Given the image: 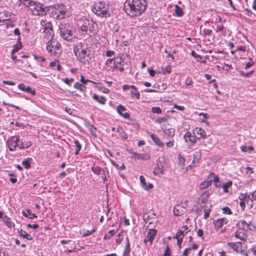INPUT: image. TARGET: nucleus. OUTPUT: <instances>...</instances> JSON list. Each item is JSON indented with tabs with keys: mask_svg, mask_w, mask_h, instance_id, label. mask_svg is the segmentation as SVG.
I'll list each match as a JSON object with an SVG mask.
<instances>
[{
	"mask_svg": "<svg viewBox=\"0 0 256 256\" xmlns=\"http://www.w3.org/2000/svg\"><path fill=\"white\" fill-rule=\"evenodd\" d=\"M146 0H126L124 4V10L130 17L141 15L146 10Z\"/></svg>",
	"mask_w": 256,
	"mask_h": 256,
	"instance_id": "nucleus-1",
	"label": "nucleus"
},
{
	"mask_svg": "<svg viewBox=\"0 0 256 256\" xmlns=\"http://www.w3.org/2000/svg\"><path fill=\"white\" fill-rule=\"evenodd\" d=\"M88 44L86 42H80L74 48V52L78 60L86 64L90 59V54L88 52Z\"/></svg>",
	"mask_w": 256,
	"mask_h": 256,
	"instance_id": "nucleus-2",
	"label": "nucleus"
},
{
	"mask_svg": "<svg viewBox=\"0 0 256 256\" xmlns=\"http://www.w3.org/2000/svg\"><path fill=\"white\" fill-rule=\"evenodd\" d=\"M53 8L52 12V16L56 20L64 18L67 15V8L66 6L62 4H57L50 6Z\"/></svg>",
	"mask_w": 256,
	"mask_h": 256,
	"instance_id": "nucleus-3",
	"label": "nucleus"
},
{
	"mask_svg": "<svg viewBox=\"0 0 256 256\" xmlns=\"http://www.w3.org/2000/svg\"><path fill=\"white\" fill-rule=\"evenodd\" d=\"M93 12L102 18H107L110 16L108 5L102 2H100L94 5Z\"/></svg>",
	"mask_w": 256,
	"mask_h": 256,
	"instance_id": "nucleus-4",
	"label": "nucleus"
},
{
	"mask_svg": "<svg viewBox=\"0 0 256 256\" xmlns=\"http://www.w3.org/2000/svg\"><path fill=\"white\" fill-rule=\"evenodd\" d=\"M61 36L66 40L70 41L73 37V28L70 24H61L59 26Z\"/></svg>",
	"mask_w": 256,
	"mask_h": 256,
	"instance_id": "nucleus-5",
	"label": "nucleus"
},
{
	"mask_svg": "<svg viewBox=\"0 0 256 256\" xmlns=\"http://www.w3.org/2000/svg\"><path fill=\"white\" fill-rule=\"evenodd\" d=\"M78 24L80 28L82 30L86 32L88 30L92 32L94 30V25L96 24L92 20L86 18H80L78 21Z\"/></svg>",
	"mask_w": 256,
	"mask_h": 256,
	"instance_id": "nucleus-6",
	"label": "nucleus"
},
{
	"mask_svg": "<svg viewBox=\"0 0 256 256\" xmlns=\"http://www.w3.org/2000/svg\"><path fill=\"white\" fill-rule=\"evenodd\" d=\"M40 24L43 26V28L41 29L43 32L48 34L50 38V39L54 38V32L52 23L46 22V20H42Z\"/></svg>",
	"mask_w": 256,
	"mask_h": 256,
	"instance_id": "nucleus-7",
	"label": "nucleus"
},
{
	"mask_svg": "<svg viewBox=\"0 0 256 256\" xmlns=\"http://www.w3.org/2000/svg\"><path fill=\"white\" fill-rule=\"evenodd\" d=\"M30 10L34 15L36 16H44L46 14L45 8H44L43 4L40 2H35Z\"/></svg>",
	"mask_w": 256,
	"mask_h": 256,
	"instance_id": "nucleus-8",
	"label": "nucleus"
},
{
	"mask_svg": "<svg viewBox=\"0 0 256 256\" xmlns=\"http://www.w3.org/2000/svg\"><path fill=\"white\" fill-rule=\"evenodd\" d=\"M20 142V136H14L10 137L7 140V144L10 151L13 152L16 150L18 146V142Z\"/></svg>",
	"mask_w": 256,
	"mask_h": 256,
	"instance_id": "nucleus-9",
	"label": "nucleus"
},
{
	"mask_svg": "<svg viewBox=\"0 0 256 256\" xmlns=\"http://www.w3.org/2000/svg\"><path fill=\"white\" fill-rule=\"evenodd\" d=\"M162 129L166 136L170 137H173L174 136L175 128H172L170 124H164Z\"/></svg>",
	"mask_w": 256,
	"mask_h": 256,
	"instance_id": "nucleus-10",
	"label": "nucleus"
},
{
	"mask_svg": "<svg viewBox=\"0 0 256 256\" xmlns=\"http://www.w3.org/2000/svg\"><path fill=\"white\" fill-rule=\"evenodd\" d=\"M157 230L155 229H150L146 237L144 240V242L146 244L149 242V245H151L155 236L157 234Z\"/></svg>",
	"mask_w": 256,
	"mask_h": 256,
	"instance_id": "nucleus-11",
	"label": "nucleus"
},
{
	"mask_svg": "<svg viewBox=\"0 0 256 256\" xmlns=\"http://www.w3.org/2000/svg\"><path fill=\"white\" fill-rule=\"evenodd\" d=\"M49 44H53L54 46V49L53 56H58L60 54L62 50L60 49V44L54 38L49 40Z\"/></svg>",
	"mask_w": 256,
	"mask_h": 256,
	"instance_id": "nucleus-12",
	"label": "nucleus"
},
{
	"mask_svg": "<svg viewBox=\"0 0 256 256\" xmlns=\"http://www.w3.org/2000/svg\"><path fill=\"white\" fill-rule=\"evenodd\" d=\"M164 171V164L161 162L159 158L156 162V166L154 170V175H158L160 174H163Z\"/></svg>",
	"mask_w": 256,
	"mask_h": 256,
	"instance_id": "nucleus-13",
	"label": "nucleus"
},
{
	"mask_svg": "<svg viewBox=\"0 0 256 256\" xmlns=\"http://www.w3.org/2000/svg\"><path fill=\"white\" fill-rule=\"evenodd\" d=\"M193 133L196 136L198 139H200L201 138H204L207 137L206 132L201 128H196L194 130Z\"/></svg>",
	"mask_w": 256,
	"mask_h": 256,
	"instance_id": "nucleus-14",
	"label": "nucleus"
},
{
	"mask_svg": "<svg viewBox=\"0 0 256 256\" xmlns=\"http://www.w3.org/2000/svg\"><path fill=\"white\" fill-rule=\"evenodd\" d=\"M184 138L186 142L189 141L192 145L195 144L196 142V138H197L195 134L194 136H192L189 132L186 133L184 136Z\"/></svg>",
	"mask_w": 256,
	"mask_h": 256,
	"instance_id": "nucleus-15",
	"label": "nucleus"
},
{
	"mask_svg": "<svg viewBox=\"0 0 256 256\" xmlns=\"http://www.w3.org/2000/svg\"><path fill=\"white\" fill-rule=\"evenodd\" d=\"M186 208L179 204L176 206L174 208V214L175 216L182 215L186 212Z\"/></svg>",
	"mask_w": 256,
	"mask_h": 256,
	"instance_id": "nucleus-16",
	"label": "nucleus"
},
{
	"mask_svg": "<svg viewBox=\"0 0 256 256\" xmlns=\"http://www.w3.org/2000/svg\"><path fill=\"white\" fill-rule=\"evenodd\" d=\"M117 112L118 114L126 118H128L130 117V114L128 112L123 113L126 110V108L122 104H119L117 106Z\"/></svg>",
	"mask_w": 256,
	"mask_h": 256,
	"instance_id": "nucleus-17",
	"label": "nucleus"
},
{
	"mask_svg": "<svg viewBox=\"0 0 256 256\" xmlns=\"http://www.w3.org/2000/svg\"><path fill=\"white\" fill-rule=\"evenodd\" d=\"M132 154V156L131 157L135 159L147 160L150 158L149 155L146 154H140L136 152H133Z\"/></svg>",
	"mask_w": 256,
	"mask_h": 256,
	"instance_id": "nucleus-18",
	"label": "nucleus"
},
{
	"mask_svg": "<svg viewBox=\"0 0 256 256\" xmlns=\"http://www.w3.org/2000/svg\"><path fill=\"white\" fill-rule=\"evenodd\" d=\"M214 223L215 228L217 229H219L222 228L224 224L228 223V220L226 218H219Z\"/></svg>",
	"mask_w": 256,
	"mask_h": 256,
	"instance_id": "nucleus-19",
	"label": "nucleus"
},
{
	"mask_svg": "<svg viewBox=\"0 0 256 256\" xmlns=\"http://www.w3.org/2000/svg\"><path fill=\"white\" fill-rule=\"evenodd\" d=\"M241 242H228V245L232 248L234 250L236 251L237 253L240 252V250L242 249L241 248Z\"/></svg>",
	"mask_w": 256,
	"mask_h": 256,
	"instance_id": "nucleus-20",
	"label": "nucleus"
},
{
	"mask_svg": "<svg viewBox=\"0 0 256 256\" xmlns=\"http://www.w3.org/2000/svg\"><path fill=\"white\" fill-rule=\"evenodd\" d=\"M150 136L152 140L154 142V143L158 146L162 148L164 144V142H162L161 140L156 136L153 133H150Z\"/></svg>",
	"mask_w": 256,
	"mask_h": 256,
	"instance_id": "nucleus-21",
	"label": "nucleus"
},
{
	"mask_svg": "<svg viewBox=\"0 0 256 256\" xmlns=\"http://www.w3.org/2000/svg\"><path fill=\"white\" fill-rule=\"evenodd\" d=\"M140 184L142 188L146 190H148L153 188V185L152 184H149L148 186L146 184V182L145 180V178L143 176H140Z\"/></svg>",
	"mask_w": 256,
	"mask_h": 256,
	"instance_id": "nucleus-22",
	"label": "nucleus"
},
{
	"mask_svg": "<svg viewBox=\"0 0 256 256\" xmlns=\"http://www.w3.org/2000/svg\"><path fill=\"white\" fill-rule=\"evenodd\" d=\"M201 158V153L200 152H196L194 154V158L192 160V166H195L196 164L199 162Z\"/></svg>",
	"mask_w": 256,
	"mask_h": 256,
	"instance_id": "nucleus-23",
	"label": "nucleus"
},
{
	"mask_svg": "<svg viewBox=\"0 0 256 256\" xmlns=\"http://www.w3.org/2000/svg\"><path fill=\"white\" fill-rule=\"evenodd\" d=\"M18 233L22 237L27 239L28 240H31L33 239L32 237L26 232L24 231L22 228L18 230Z\"/></svg>",
	"mask_w": 256,
	"mask_h": 256,
	"instance_id": "nucleus-24",
	"label": "nucleus"
},
{
	"mask_svg": "<svg viewBox=\"0 0 256 256\" xmlns=\"http://www.w3.org/2000/svg\"><path fill=\"white\" fill-rule=\"evenodd\" d=\"M22 214L25 217L32 220L38 218V216L35 214L32 213L30 210H26L23 211Z\"/></svg>",
	"mask_w": 256,
	"mask_h": 256,
	"instance_id": "nucleus-25",
	"label": "nucleus"
},
{
	"mask_svg": "<svg viewBox=\"0 0 256 256\" xmlns=\"http://www.w3.org/2000/svg\"><path fill=\"white\" fill-rule=\"evenodd\" d=\"M92 98L102 104H105L106 102V99L103 96H99L96 94H94L93 95Z\"/></svg>",
	"mask_w": 256,
	"mask_h": 256,
	"instance_id": "nucleus-26",
	"label": "nucleus"
},
{
	"mask_svg": "<svg viewBox=\"0 0 256 256\" xmlns=\"http://www.w3.org/2000/svg\"><path fill=\"white\" fill-rule=\"evenodd\" d=\"M2 219L8 228H11L14 226V223L10 220V218L7 216L5 215Z\"/></svg>",
	"mask_w": 256,
	"mask_h": 256,
	"instance_id": "nucleus-27",
	"label": "nucleus"
},
{
	"mask_svg": "<svg viewBox=\"0 0 256 256\" xmlns=\"http://www.w3.org/2000/svg\"><path fill=\"white\" fill-rule=\"evenodd\" d=\"M212 182V180H206L202 182L200 185V189L204 190L210 186Z\"/></svg>",
	"mask_w": 256,
	"mask_h": 256,
	"instance_id": "nucleus-28",
	"label": "nucleus"
},
{
	"mask_svg": "<svg viewBox=\"0 0 256 256\" xmlns=\"http://www.w3.org/2000/svg\"><path fill=\"white\" fill-rule=\"evenodd\" d=\"M92 170L96 174H103L104 173V170H102L100 166H96L92 168Z\"/></svg>",
	"mask_w": 256,
	"mask_h": 256,
	"instance_id": "nucleus-29",
	"label": "nucleus"
},
{
	"mask_svg": "<svg viewBox=\"0 0 256 256\" xmlns=\"http://www.w3.org/2000/svg\"><path fill=\"white\" fill-rule=\"evenodd\" d=\"M20 2L21 4L25 5L26 6H28L30 10V8H32V5H34L36 2L30 0H20Z\"/></svg>",
	"mask_w": 256,
	"mask_h": 256,
	"instance_id": "nucleus-30",
	"label": "nucleus"
},
{
	"mask_svg": "<svg viewBox=\"0 0 256 256\" xmlns=\"http://www.w3.org/2000/svg\"><path fill=\"white\" fill-rule=\"evenodd\" d=\"M32 160V158H28L24 160L22 162V164L24 166V167L26 168H30V162Z\"/></svg>",
	"mask_w": 256,
	"mask_h": 256,
	"instance_id": "nucleus-31",
	"label": "nucleus"
},
{
	"mask_svg": "<svg viewBox=\"0 0 256 256\" xmlns=\"http://www.w3.org/2000/svg\"><path fill=\"white\" fill-rule=\"evenodd\" d=\"M210 196V192L208 190L204 192L201 196L202 202L203 203L206 202Z\"/></svg>",
	"mask_w": 256,
	"mask_h": 256,
	"instance_id": "nucleus-32",
	"label": "nucleus"
},
{
	"mask_svg": "<svg viewBox=\"0 0 256 256\" xmlns=\"http://www.w3.org/2000/svg\"><path fill=\"white\" fill-rule=\"evenodd\" d=\"M117 232H118V230H110L108 234H106L104 235V239L108 240V239L110 238L112 236L114 235Z\"/></svg>",
	"mask_w": 256,
	"mask_h": 256,
	"instance_id": "nucleus-33",
	"label": "nucleus"
},
{
	"mask_svg": "<svg viewBox=\"0 0 256 256\" xmlns=\"http://www.w3.org/2000/svg\"><path fill=\"white\" fill-rule=\"evenodd\" d=\"M74 88L80 90V92H84L86 89V87L84 86L78 82L75 83Z\"/></svg>",
	"mask_w": 256,
	"mask_h": 256,
	"instance_id": "nucleus-34",
	"label": "nucleus"
},
{
	"mask_svg": "<svg viewBox=\"0 0 256 256\" xmlns=\"http://www.w3.org/2000/svg\"><path fill=\"white\" fill-rule=\"evenodd\" d=\"M126 241H127V243L126 244L125 248H124V252H123V254L124 255H126H126H129V254H130V242H129V240H128V238L126 239Z\"/></svg>",
	"mask_w": 256,
	"mask_h": 256,
	"instance_id": "nucleus-35",
	"label": "nucleus"
},
{
	"mask_svg": "<svg viewBox=\"0 0 256 256\" xmlns=\"http://www.w3.org/2000/svg\"><path fill=\"white\" fill-rule=\"evenodd\" d=\"M174 8H175V12H176V14L177 15V16H182L184 14L182 9L178 4H176L174 6Z\"/></svg>",
	"mask_w": 256,
	"mask_h": 256,
	"instance_id": "nucleus-36",
	"label": "nucleus"
},
{
	"mask_svg": "<svg viewBox=\"0 0 256 256\" xmlns=\"http://www.w3.org/2000/svg\"><path fill=\"white\" fill-rule=\"evenodd\" d=\"M74 142L76 146V150L75 152V154L78 155L82 148V146L78 140H74Z\"/></svg>",
	"mask_w": 256,
	"mask_h": 256,
	"instance_id": "nucleus-37",
	"label": "nucleus"
},
{
	"mask_svg": "<svg viewBox=\"0 0 256 256\" xmlns=\"http://www.w3.org/2000/svg\"><path fill=\"white\" fill-rule=\"evenodd\" d=\"M130 96L132 98H136L137 100L140 99V92H138V89L132 90L130 92Z\"/></svg>",
	"mask_w": 256,
	"mask_h": 256,
	"instance_id": "nucleus-38",
	"label": "nucleus"
},
{
	"mask_svg": "<svg viewBox=\"0 0 256 256\" xmlns=\"http://www.w3.org/2000/svg\"><path fill=\"white\" fill-rule=\"evenodd\" d=\"M210 207H208V206H205L204 208V219H207L209 216H210V212L211 210H210Z\"/></svg>",
	"mask_w": 256,
	"mask_h": 256,
	"instance_id": "nucleus-39",
	"label": "nucleus"
},
{
	"mask_svg": "<svg viewBox=\"0 0 256 256\" xmlns=\"http://www.w3.org/2000/svg\"><path fill=\"white\" fill-rule=\"evenodd\" d=\"M232 182L230 180L228 181L226 183L224 184L222 186V188L225 192H228V189L232 186Z\"/></svg>",
	"mask_w": 256,
	"mask_h": 256,
	"instance_id": "nucleus-40",
	"label": "nucleus"
},
{
	"mask_svg": "<svg viewBox=\"0 0 256 256\" xmlns=\"http://www.w3.org/2000/svg\"><path fill=\"white\" fill-rule=\"evenodd\" d=\"M188 226H184L182 227L181 230H178V232H181L180 236L183 238L188 232L187 231Z\"/></svg>",
	"mask_w": 256,
	"mask_h": 256,
	"instance_id": "nucleus-41",
	"label": "nucleus"
},
{
	"mask_svg": "<svg viewBox=\"0 0 256 256\" xmlns=\"http://www.w3.org/2000/svg\"><path fill=\"white\" fill-rule=\"evenodd\" d=\"M54 49V46L53 44H49V40L47 42L46 46V50H47L52 55H53Z\"/></svg>",
	"mask_w": 256,
	"mask_h": 256,
	"instance_id": "nucleus-42",
	"label": "nucleus"
},
{
	"mask_svg": "<svg viewBox=\"0 0 256 256\" xmlns=\"http://www.w3.org/2000/svg\"><path fill=\"white\" fill-rule=\"evenodd\" d=\"M169 116H166L164 117L160 118L156 120V122L162 124L163 122H166L168 119Z\"/></svg>",
	"mask_w": 256,
	"mask_h": 256,
	"instance_id": "nucleus-43",
	"label": "nucleus"
},
{
	"mask_svg": "<svg viewBox=\"0 0 256 256\" xmlns=\"http://www.w3.org/2000/svg\"><path fill=\"white\" fill-rule=\"evenodd\" d=\"M254 72V70H251L250 72H246V73L242 71H240V75L242 76L246 77V78L250 77L253 74Z\"/></svg>",
	"mask_w": 256,
	"mask_h": 256,
	"instance_id": "nucleus-44",
	"label": "nucleus"
},
{
	"mask_svg": "<svg viewBox=\"0 0 256 256\" xmlns=\"http://www.w3.org/2000/svg\"><path fill=\"white\" fill-rule=\"evenodd\" d=\"M22 47V44L20 43L19 44H15L14 45V49L12 50L11 53H16L19 50H20Z\"/></svg>",
	"mask_w": 256,
	"mask_h": 256,
	"instance_id": "nucleus-45",
	"label": "nucleus"
},
{
	"mask_svg": "<svg viewBox=\"0 0 256 256\" xmlns=\"http://www.w3.org/2000/svg\"><path fill=\"white\" fill-rule=\"evenodd\" d=\"M152 112L154 114H160L162 112V110L160 107H152Z\"/></svg>",
	"mask_w": 256,
	"mask_h": 256,
	"instance_id": "nucleus-46",
	"label": "nucleus"
},
{
	"mask_svg": "<svg viewBox=\"0 0 256 256\" xmlns=\"http://www.w3.org/2000/svg\"><path fill=\"white\" fill-rule=\"evenodd\" d=\"M242 224V229H246L248 228L249 226V225L248 224V223L244 220H242L238 222V224Z\"/></svg>",
	"mask_w": 256,
	"mask_h": 256,
	"instance_id": "nucleus-47",
	"label": "nucleus"
},
{
	"mask_svg": "<svg viewBox=\"0 0 256 256\" xmlns=\"http://www.w3.org/2000/svg\"><path fill=\"white\" fill-rule=\"evenodd\" d=\"M235 236L238 239H240L241 240H244V234L242 233H241L240 232H236L235 233Z\"/></svg>",
	"mask_w": 256,
	"mask_h": 256,
	"instance_id": "nucleus-48",
	"label": "nucleus"
},
{
	"mask_svg": "<svg viewBox=\"0 0 256 256\" xmlns=\"http://www.w3.org/2000/svg\"><path fill=\"white\" fill-rule=\"evenodd\" d=\"M199 116H203V118H204V120H202V122H207L206 121V119H207V118H210V115L209 114H208L206 113H204V112H200L199 114Z\"/></svg>",
	"mask_w": 256,
	"mask_h": 256,
	"instance_id": "nucleus-49",
	"label": "nucleus"
},
{
	"mask_svg": "<svg viewBox=\"0 0 256 256\" xmlns=\"http://www.w3.org/2000/svg\"><path fill=\"white\" fill-rule=\"evenodd\" d=\"M96 228H94L92 229L91 230H86V232L84 234L83 236H88L94 233L96 231Z\"/></svg>",
	"mask_w": 256,
	"mask_h": 256,
	"instance_id": "nucleus-50",
	"label": "nucleus"
},
{
	"mask_svg": "<svg viewBox=\"0 0 256 256\" xmlns=\"http://www.w3.org/2000/svg\"><path fill=\"white\" fill-rule=\"evenodd\" d=\"M210 176L213 177V180H213L216 184V183L219 182V178L218 176H215L213 172H212L210 174Z\"/></svg>",
	"mask_w": 256,
	"mask_h": 256,
	"instance_id": "nucleus-51",
	"label": "nucleus"
},
{
	"mask_svg": "<svg viewBox=\"0 0 256 256\" xmlns=\"http://www.w3.org/2000/svg\"><path fill=\"white\" fill-rule=\"evenodd\" d=\"M224 28V26L222 24H218L216 26V32H223Z\"/></svg>",
	"mask_w": 256,
	"mask_h": 256,
	"instance_id": "nucleus-52",
	"label": "nucleus"
},
{
	"mask_svg": "<svg viewBox=\"0 0 256 256\" xmlns=\"http://www.w3.org/2000/svg\"><path fill=\"white\" fill-rule=\"evenodd\" d=\"M34 58L38 61L44 62L46 61V58L42 56H38L36 55H34Z\"/></svg>",
	"mask_w": 256,
	"mask_h": 256,
	"instance_id": "nucleus-53",
	"label": "nucleus"
},
{
	"mask_svg": "<svg viewBox=\"0 0 256 256\" xmlns=\"http://www.w3.org/2000/svg\"><path fill=\"white\" fill-rule=\"evenodd\" d=\"M25 92H26L28 93H30L33 96L35 95V91L34 90H32L30 86H27L26 88Z\"/></svg>",
	"mask_w": 256,
	"mask_h": 256,
	"instance_id": "nucleus-54",
	"label": "nucleus"
},
{
	"mask_svg": "<svg viewBox=\"0 0 256 256\" xmlns=\"http://www.w3.org/2000/svg\"><path fill=\"white\" fill-rule=\"evenodd\" d=\"M250 62H248L246 64V66L244 68L245 69H248L254 64V62L252 58H250Z\"/></svg>",
	"mask_w": 256,
	"mask_h": 256,
	"instance_id": "nucleus-55",
	"label": "nucleus"
},
{
	"mask_svg": "<svg viewBox=\"0 0 256 256\" xmlns=\"http://www.w3.org/2000/svg\"><path fill=\"white\" fill-rule=\"evenodd\" d=\"M224 213L226 214H231L232 212L230 208L228 206H225L222 208Z\"/></svg>",
	"mask_w": 256,
	"mask_h": 256,
	"instance_id": "nucleus-56",
	"label": "nucleus"
},
{
	"mask_svg": "<svg viewBox=\"0 0 256 256\" xmlns=\"http://www.w3.org/2000/svg\"><path fill=\"white\" fill-rule=\"evenodd\" d=\"M203 32H204V34L205 36H210L212 34V30H208V29H204Z\"/></svg>",
	"mask_w": 256,
	"mask_h": 256,
	"instance_id": "nucleus-57",
	"label": "nucleus"
},
{
	"mask_svg": "<svg viewBox=\"0 0 256 256\" xmlns=\"http://www.w3.org/2000/svg\"><path fill=\"white\" fill-rule=\"evenodd\" d=\"M74 80L73 78L69 79L68 78H65L64 80V82L67 84L70 85L71 82Z\"/></svg>",
	"mask_w": 256,
	"mask_h": 256,
	"instance_id": "nucleus-58",
	"label": "nucleus"
},
{
	"mask_svg": "<svg viewBox=\"0 0 256 256\" xmlns=\"http://www.w3.org/2000/svg\"><path fill=\"white\" fill-rule=\"evenodd\" d=\"M170 252L168 246L166 248L165 252L163 256H170Z\"/></svg>",
	"mask_w": 256,
	"mask_h": 256,
	"instance_id": "nucleus-59",
	"label": "nucleus"
},
{
	"mask_svg": "<svg viewBox=\"0 0 256 256\" xmlns=\"http://www.w3.org/2000/svg\"><path fill=\"white\" fill-rule=\"evenodd\" d=\"M114 54V50H108L106 52V56L108 57H110Z\"/></svg>",
	"mask_w": 256,
	"mask_h": 256,
	"instance_id": "nucleus-60",
	"label": "nucleus"
},
{
	"mask_svg": "<svg viewBox=\"0 0 256 256\" xmlns=\"http://www.w3.org/2000/svg\"><path fill=\"white\" fill-rule=\"evenodd\" d=\"M121 61H122V60L120 58H114V64H115V65L118 64H120Z\"/></svg>",
	"mask_w": 256,
	"mask_h": 256,
	"instance_id": "nucleus-61",
	"label": "nucleus"
},
{
	"mask_svg": "<svg viewBox=\"0 0 256 256\" xmlns=\"http://www.w3.org/2000/svg\"><path fill=\"white\" fill-rule=\"evenodd\" d=\"M18 88L22 90H23V91H25L26 90V86L24 84H20L18 86Z\"/></svg>",
	"mask_w": 256,
	"mask_h": 256,
	"instance_id": "nucleus-62",
	"label": "nucleus"
},
{
	"mask_svg": "<svg viewBox=\"0 0 256 256\" xmlns=\"http://www.w3.org/2000/svg\"><path fill=\"white\" fill-rule=\"evenodd\" d=\"M4 15L6 18H10L11 13L8 12H4Z\"/></svg>",
	"mask_w": 256,
	"mask_h": 256,
	"instance_id": "nucleus-63",
	"label": "nucleus"
},
{
	"mask_svg": "<svg viewBox=\"0 0 256 256\" xmlns=\"http://www.w3.org/2000/svg\"><path fill=\"white\" fill-rule=\"evenodd\" d=\"M191 250V248H188L184 250L182 256H188V252Z\"/></svg>",
	"mask_w": 256,
	"mask_h": 256,
	"instance_id": "nucleus-64",
	"label": "nucleus"
}]
</instances>
